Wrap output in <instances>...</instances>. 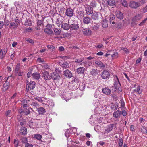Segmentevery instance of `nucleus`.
Wrapping results in <instances>:
<instances>
[{"label":"nucleus","instance_id":"obj_12","mask_svg":"<svg viewBox=\"0 0 147 147\" xmlns=\"http://www.w3.org/2000/svg\"><path fill=\"white\" fill-rule=\"evenodd\" d=\"M92 20L91 18L89 17L86 16L83 18V23L86 24H88L90 23Z\"/></svg>","mask_w":147,"mask_h":147},{"label":"nucleus","instance_id":"obj_29","mask_svg":"<svg viewBox=\"0 0 147 147\" xmlns=\"http://www.w3.org/2000/svg\"><path fill=\"white\" fill-rule=\"evenodd\" d=\"M33 78L35 79H39L40 78V74L38 73H35L32 75Z\"/></svg>","mask_w":147,"mask_h":147},{"label":"nucleus","instance_id":"obj_23","mask_svg":"<svg viewBox=\"0 0 147 147\" xmlns=\"http://www.w3.org/2000/svg\"><path fill=\"white\" fill-rule=\"evenodd\" d=\"M85 71V68L83 67H80L78 68L76 70V71L78 74H83Z\"/></svg>","mask_w":147,"mask_h":147},{"label":"nucleus","instance_id":"obj_55","mask_svg":"<svg viewBox=\"0 0 147 147\" xmlns=\"http://www.w3.org/2000/svg\"><path fill=\"white\" fill-rule=\"evenodd\" d=\"M118 54L117 52H116L114 53L112 55V57H113L114 58H116L118 57Z\"/></svg>","mask_w":147,"mask_h":147},{"label":"nucleus","instance_id":"obj_32","mask_svg":"<svg viewBox=\"0 0 147 147\" xmlns=\"http://www.w3.org/2000/svg\"><path fill=\"white\" fill-rule=\"evenodd\" d=\"M91 64V63H89V61H83L80 64L81 65H84V66L86 67H88Z\"/></svg>","mask_w":147,"mask_h":147},{"label":"nucleus","instance_id":"obj_57","mask_svg":"<svg viewBox=\"0 0 147 147\" xmlns=\"http://www.w3.org/2000/svg\"><path fill=\"white\" fill-rule=\"evenodd\" d=\"M35 99L38 101L39 102H43V100L42 99V98L41 97H36L35 98Z\"/></svg>","mask_w":147,"mask_h":147},{"label":"nucleus","instance_id":"obj_4","mask_svg":"<svg viewBox=\"0 0 147 147\" xmlns=\"http://www.w3.org/2000/svg\"><path fill=\"white\" fill-rule=\"evenodd\" d=\"M114 78L115 84L114 86L115 87V89H118L119 90V87H120L121 85L118 78L117 76H115Z\"/></svg>","mask_w":147,"mask_h":147},{"label":"nucleus","instance_id":"obj_60","mask_svg":"<svg viewBox=\"0 0 147 147\" xmlns=\"http://www.w3.org/2000/svg\"><path fill=\"white\" fill-rule=\"evenodd\" d=\"M47 87H45L44 86H42L41 87V89L43 91L45 92L47 89L49 88V87L48 85H47Z\"/></svg>","mask_w":147,"mask_h":147},{"label":"nucleus","instance_id":"obj_6","mask_svg":"<svg viewBox=\"0 0 147 147\" xmlns=\"http://www.w3.org/2000/svg\"><path fill=\"white\" fill-rule=\"evenodd\" d=\"M74 12V10L71 8H68L66 10L65 14L67 16L71 17L73 15Z\"/></svg>","mask_w":147,"mask_h":147},{"label":"nucleus","instance_id":"obj_5","mask_svg":"<svg viewBox=\"0 0 147 147\" xmlns=\"http://www.w3.org/2000/svg\"><path fill=\"white\" fill-rule=\"evenodd\" d=\"M101 14L99 13L94 11L91 14V18L95 20H98L99 18V17Z\"/></svg>","mask_w":147,"mask_h":147},{"label":"nucleus","instance_id":"obj_50","mask_svg":"<svg viewBox=\"0 0 147 147\" xmlns=\"http://www.w3.org/2000/svg\"><path fill=\"white\" fill-rule=\"evenodd\" d=\"M90 5L92 7H95L96 6V3L95 1L92 2L90 3Z\"/></svg>","mask_w":147,"mask_h":147},{"label":"nucleus","instance_id":"obj_49","mask_svg":"<svg viewBox=\"0 0 147 147\" xmlns=\"http://www.w3.org/2000/svg\"><path fill=\"white\" fill-rule=\"evenodd\" d=\"M11 114V111L9 110L7 111L5 113V115L6 116H9Z\"/></svg>","mask_w":147,"mask_h":147},{"label":"nucleus","instance_id":"obj_17","mask_svg":"<svg viewBox=\"0 0 147 147\" xmlns=\"http://www.w3.org/2000/svg\"><path fill=\"white\" fill-rule=\"evenodd\" d=\"M64 74L65 76L68 77L69 78L71 77L72 76L71 73L68 69H67L64 71Z\"/></svg>","mask_w":147,"mask_h":147},{"label":"nucleus","instance_id":"obj_30","mask_svg":"<svg viewBox=\"0 0 147 147\" xmlns=\"http://www.w3.org/2000/svg\"><path fill=\"white\" fill-rule=\"evenodd\" d=\"M69 64L66 62H64L61 63V66L63 68H66L69 67Z\"/></svg>","mask_w":147,"mask_h":147},{"label":"nucleus","instance_id":"obj_48","mask_svg":"<svg viewBox=\"0 0 147 147\" xmlns=\"http://www.w3.org/2000/svg\"><path fill=\"white\" fill-rule=\"evenodd\" d=\"M147 1V0H140L138 2L140 4V6L143 4H144Z\"/></svg>","mask_w":147,"mask_h":147},{"label":"nucleus","instance_id":"obj_53","mask_svg":"<svg viewBox=\"0 0 147 147\" xmlns=\"http://www.w3.org/2000/svg\"><path fill=\"white\" fill-rule=\"evenodd\" d=\"M83 60L84 59L83 58L80 59H76L75 61L76 63H80L82 62Z\"/></svg>","mask_w":147,"mask_h":147},{"label":"nucleus","instance_id":"obj_51","mask_svg":"<svg viewBox=\"0 0 147 147\" xmlns=\"http://www.w3.org/2000/svg\"><path fill=\"white\" fill-rule=\"evenodd\" d=\"M115 18V16L113 14L110 15L109 17V19L110 21H112Z\"/></svg>","mask_w":147,"mask_h":147},{"label":"nucleus","instance_id":"obj_21","mask_svg":"<svg viewBox=\"0 0 147 147\" xmlns=\"http://www.w3.org/2000/svg\"><path fill=\"white\" fill-rule=\"evenodd\" d=\"M28 87L30 89H33L35 87V83L34 81H30L29 83Z\"/></svg>","mask_w":147,"mask_h":147},{"label":"nucleus","instance_id":"obj_7","mask_svg":"<svg viewBox=\"0 0 147 147\" xmlns=\"http://www.w3.org/2000/svg\"><path fill=\"white\" fill-rule=\"evenodd\" d=\"M30 111L28 109H26L22 111V110H20L19 111V114L18 116V118H19V117H21L22 115L24 114L25 115H28L30 113Z\"/></svg>","mask_w":147,"mask_h":147},{"label":"nucleus","instance_id":"obj_18","mask_svg":"<svg viewBox=\"0 0 147 147\" xmlns=\"http://www.w3.org/2000/svg\"><path fill=\"white\" fill-rule=\"evenodd\" d=\"M121 114V112L120 111L117 110L114 113L113 116L115 118H117L119 117Z\"/></svg>","mask_w":147,"mask_h":147},{"label":"nucleus","instance_id":"obj_24","mask_svg":"<svg viewBox=\"0 0 147 147\" xmlns=\"http://www.w3.org/2000/svg\"><path fill=\"white\" fill-rule=\"evenodd\" d=\"M69 26H70L66 23H64L61 25L62 28L66 30H68L70 28Z\"/></svg>","mask_w":147,"mask_h":147},{"label":"nucleus","instance_id":"obj_8","mask_svg":"<svg viewBox=\"0 0 147 147\" xmlns=\"http://www.w3.org/2000/svg\"><path fill=\"white\" fill-rule=\"evenodd\" d=\"M82 32L83 34L86 36H90L92 34L91 30L89 28H84L82 30Z\"/></svg>","mask_w":147,"mask_h":147},{"label":"nucleus","instance_id":"obj_38","mask_svg":"<svg viewBox=\"0 0 147 147\" xmlns=\"http://www.w3.org/2000/svg\"><path fill=\"white\" fill-rule=\"evenodd\" d=\"M65 135L66 137L67 138L69 137L70 133L69 129H67L65 131Z\"/></svg>","mask_w":147,"mask_h":147},{"label":"nucleus","instance_id":"obj_47","mask_svg":"<svg viewBox=\"0 0 147 147\" xmlns=\"http://www.w3.org/2000/svg\"><path fill=\"white\" fill-rule=\"evenodd\" d=\"M22 143H26L28 142V140L26 137H24L22 138Z\"/></svg>","mask_w":147,"mask_h":147},{"label":"nucleus","instance_id":"obj_45","mask_svg":"<svg viewBox=\"0 0 147 147\" xmlns=\"http://www.w3.org/2000/svg\"><path fill=\"white\" fill-rule=\"evenodd\" d=\"M121 50H123L127 54L129 53V51L128 49L126 48H124L123 47L120 48Z\"/></svg>","mask_w":147,"mask_h":147},{"label":"nucleus","instance_id":"obj_58","mask_svg":"<svg viewBox=\"0 0 147 147\" xmlns=\"http://www.w3.org/2000/svg\"><path fill=\"white\" fill-rule=\"evenodd\" d=\"M147 20V18L145 19H144V20H143L142 22L139 24L140 26H142L145 23L146 21Z\"/></svg>","mask_w":147,"mask_h":147},{"label":"nucleus","instance_id":"obj_41","mask_svg":"<svg viewBox=\"0 0 147 147\" xmlns=\"http://www.w3.org/2000/svg\"><path fill=\"white\" fill-rule=\"evenodd\" d=\"M34 138L38 140H40L42 138L41 135L39 134H36L34 135Z\"/></svg>","mask_w":147,"mask_h":147},{"label":"nucleus","instance_id":"obj_19","mask_svg":"<svg viewBox=\"0 0 147 147\" xmlns=\"http://www.w3.org/2000/svg\"><path fill=\"white\" fill-rule=\"evenodd\" d=\"M59 77V75L56 73H53L51 74V78L53 80L58 79Z\"/></svg>","mask_w":147,"mask_h":147},{"label":"nucleus","instance_id":"obj_11","mask_svg":"<svg viewBox=\"0 0 147 147\" xmlns=\"http://www.w3.org/2000/svg\"><path fill=\"white\" fill-rule=\"evenodd\" d=\"M115 15L117 18L120 19H121L123 18V13L119 10L116 11Z\"/></svg>","mask_w":147,"mask_h":147},{"label":"nucleus","instance_id":"obj_63","mask_svg":"<svg viewBox=\"0 0 147 147\" xmlns=\"http://www.w3.org/2000/svg\"><path fill=\"white\" fill-rule=\"evenodd\" d=\"M23 72L20 71H18V72L16 73V74L19 76H22L23 75Z\"/></svg>","mask_w":147,"mask_h":147},{"label":"nucleus","instance_id":"obj_62","mask_svg":"<svg viewBox=\"0 0 147 147\" xmlns=\"http://www.w3.org/2000/svg\"><path fill=\"white\" fill-rule=\"evenodd\" d=\"M17 95V93H15L11 97V100H13L16 97Z\"/></svg>","mask_w":147,"mask_h":147},{"label":"nucleus","instance_id":"obj_13","mask_svg":"<svg viewBox=\"0 0 147 147\" xmlns=\"http://www.w3.org/2000/svg\"><path fill=\"white\" fill-rule=\"evenodd\" d=\"M86 13L88 15L91 14L93 13V8L89 6H88L86 7Z\"/></svg>","mask_w":147,"mask_h":147},{"label":"nucleus","instance_id":"obj_27","mask_svg":"<svg viewBox=\"0 0 147 147\" xmlns=\"http://www.w3.org/2000/svg\"><path fill=\"white\" fill-rule=\"evenodd\" d=\"M113 127V124H110L108 125L107 127L106 131L108 133L111 131Z\"/></svg>","mask_w":147,"mask_h":147},{"label":"nucleus","instance_id":"obj_3","mask_svg":"<svg viewBox=\"0 0 147 147\" xmlns=\"http://www.w3.org/2000/svg\"><path fill=\"white\" fill-rule=\"evenodd\" d=\"M52 28V25L51 24H48L46 26V28L44 29L45 32L48 34H51L53 33V31L51 30Z\"/></svg>","mask_w":147,"mask_h":147},{"label":"nucleus","instance_id":"obj_1","mask_svg":"<svg viewBox=\"0 0 147 147\" xmlns=\"http://www.w3.org/2000/svg\"><path fill=\"white\" fill-rule=\"evenodd\" d=\"M101 76L102 78L104 79H108L110 76V74L109 71L107 70H104L101 74Z\"/></svg>","mask_w":147,"mask_h":147},{"label":"nucleus","instance_id":"obj_10","mask_svg":"<svg viewBox=\"0 0 147 147\" xmlns=\"http://www.w3.org/2000/svg\"><path fill=\"white\" fill-rule=\"evenodd\" d=\"M69 88L71 90H75L78 88V85L75 82L72 84L70 83L69 85Z\"/></svg>","mask_w":147,"mask_h":147},{"label":"nucleus","instance_id":"obj_34","mask_svg":"<svg viewBox=\"0 0 147 147\" xmlns=\"http://www.w3.org/2000/svg\"><path fill=\"white\" fill-rule=\"evenodd\" d=\"M54 30L56 35H59L60 34L61 30L59 29L56 28L54 29Z\"/></svg>","mask_w":147,"mask_h":147},{"label":"nucleus","instance_id":"obj_33","mask_svg":"<svg viewBox=\"0 0 147 147\" xmlns=\"http://www.w3.org/2000/svg\"><path fill=\"white\" fill-rule=\"evenodd\" d=\"M142 18V16L141 14H138L135 16L133 20H139Z\"/></svg>","mask_w":147,"mask_h":147},{"label":"nucleus","instance_id":"obj_56","mask_svg":"<svg viewBox=\"0 0 147 147\" xmlns=\"http://www.w3.org/2000/svg\"><path fill=\"white\" fill-rule=\"evenodd\" d=\"M112 108H115V109L116 110L119 108V107L118 106L117 103L114 104L112 106Z\"/></svg>","mask_w":147,"mask_h":147},{"label":"nucleus","instance_id":"obj_36","mask_svg":"<svg viewBox=\"0 0 147 147\" xmlns=\"http://www.w3.org/2000/svg\"><path fill=\"white\" fill-rule=\"evenodd\" d=\"M20 68V64L19 63H18L15 69V72L16 73L19 71Z\"/></svg>","mask_w":147,"mask_h":147},{"label":"nucleus","instance_id":"obj_52","mask_svg":"<svg viewBox=\"0 0 147 147\" xmlns=\"http://www.w3.org/2000/svg\"><path fill=\"white\" fill-rule=\"evenodd\" d=\"M119 145L120 147H121L123 145V140L122 138L119 139Z\"/></svg>","mask_w":147,"mask_h":147},{"label":"nucleus","instance_id":"obj_20","mask_svg":"<svg viewBox=\"0 0 147 147\" xmlns=\"http://www.w3.org/2000/svg\"><path fill=\"white\" fill-rule=\"evenodd\" d=\"M110 6H113L116 4L115 0H108L107 1L106 4Z\"/></svg>","mask_w":147,"mask_h":147},{"label":"nucleus","instance_id":"obj_35","mask_svg":"<svg viewBox=\"0 0 147 147\" xmlns=\"http://www.w3.org/2000/svg\"><path fill=\"white\" fill-rule=\"evenodd\" d=\"M99 27L100 25L96 24L92 27V29L94 31H96L99 29Z\"/></svg>","mask_w":147,"mask_h":147},{"label":"nucleus","instance_id":"obj_28","mask_svg":"<svg viewBox=\"0 0 147 147\" xmlns=\"http://www.w3.org/2000/svg\"><path fill=\"white\" fill-rule=\"evenodd\" d=\"M20 132L21 134L23 135H25L27 133V131L26 128L24 127H22L20 129Z\"/></svg>","mask_w":147,"mask_h":147},{"label":"nucleus","instance_id":"obj_26","mask_svg":"<svg viewBox=\"0 0 147 147\" xmlns=\"http://www.w3.org/2000/svg\"><path fill=\"white\" fill-rule=\"evenodd\" d=\"M95 64L101 68H104L105 67V65L100 61H96L95 62Z\"/></svg>","mask_w":147,"mask_h":147},{"label":"nucleus","instance_id":"obj_43","mask_svg":"<svg viewBox=\"0 0 147 147\" xmlns=\"http://www.w3.org/2000/svg\"><path fill=\"white\" fill-rule=\"evenodd\" d=\"M42 68L44 69H49V66L47 64H44L41 65Z\"/></svg>","mask_w":147,"mask_h":147},{"label":"nucleus","instance_id":"obj_42","mask_svg":"<svg viewBox=\"0 0 147 147\" xmlns=\"http://www.w3.org/2000/svg\"><path fill=\"white\" fill-rule=\"evenodd\" d=\"M19 142V141L18 140L14 139V147H18Z\"/></svg>","mask_w":147,"mask_h":147},{"label":"nucleus","instance_id":"obj_2","mask_svg":"<svg viewBox=\"0 0 147 147\" xmlns=\"http://www.w3.org/2000/svg\"><path fill=\"white\" fill-rule=\"evenodd\" d=\"M140 4L138 1L136 2L134 1H132L129 3V6L132 8L136 9L140 6Z\"/></svg>","mask_w":147,"mask_h":147},{"label":"nucleus","instance_id":"obj_15","mask_svg":"<svg viewBox=\"0 0 147 147\" xmlns=\"http://www.w3.org/2000/svg\"><path fill=\"white\" fill-rule=\"evenodd\" d=\"M42 77L45 80H49L51 78V76L49 74L48 72L47 71L44 72L42 74Z\"/></svg>","mask_w":147,"mask_h":147},{"label":"nucleus","instance_id":"obj_39","mask_svg":"<svg viewBox=\"0 0 147 147\" xmlns=\"http://www.w3.org/2000/svg\"><path fill=\"white\" fill-rule=\"evenodd\" d=\"M102 26L103 28H106L108 26L107 22L106 21H103L102 22Z\"/></svg>","mask_w":147,"mask_h":147},{"label":"nucleus","instance_id":"obj_54","mask_svg":"<svg viewBox=\"0 0 147 147\" xmlns=\"http://www.w3.org/2000/svg\"><path fill=\"white\" fill-rule=\"evenodd\" d=\"M91 74L92 75H96L97 74V73L96 70L93 69L91 71Z\"/></svg>","mask_w":147,"mask_h":147},{"label":"nucleus","instance_id":"obj_46","mask_svg":"<svg viewBox=\"0 0 147 147\" xmlns=\"http://www.w3.org/2000/svg\"><path fill=\"white\" fill-rule=\"evenodd\" d=\"M140 86H138L137 87V88L136 89H134L133 91V92H139V91H140Z\"/></svg>","mask_w":147,"mask_h":147},{"label":"nucleus","instance_id":"obj_61","mask_svg":"<svg viewBox=\"0 0 147 147\" xmlns=\"http://www.w3.org/2000/svg\"><path fill=\"white\" fill-rule=\"evenodd\" d=\"M103 44H99L95 46V47L96 48L100 49L102 48L103 47Z\"/></svg>","mask_w":147,"mask_h":147},{"label":"nucleus","instance_id":"obj_59","mask_svg":"<svg viewBox=\"0 0 147 147\" xmlns=\"http://www.w3.org/2000/svg\"><path fill=\"white\" fill-rule=\"evenodd\" d=\"M37 61L40 63H42L44 62V59L40 57H39L37 59Z\"/></svg>","mask_w":147,"mask_h":147},{"label":"nucleus","instance_id":"obj_9","mask_svg":"<svg viewBox=\"0 0 147 147\" xmlns=\"http://www.w3.org/2000/svg\"><path fill=\"white\" fill-rule=\"evenodd\" d=\"M70 28L72 30H76L79 28V25L77 22H73L70 26Z\"/></svg>","mask_w":147,"mask_h":147},{"label":"nucleus","instance_id":"obj_25","mask_svg":"<svg viewBox=\"0 0 147 147\" xmlns=\"http://www.w3.org/2000/svg\"><path fill=\"white\" fill-rule=\"evenodd\" d=\"M18 24L17 23L12 22L10 24L9 27L11 29H13L16 28L18 27Z\"/></svg>","mask_w":147,"mask_h":147},{"label":"nucleus","instance_id":"obj_44","mask_svg":"<svg viewBox=\"0 0 147 147\" xmlns=\"http://www.w3.org/2000/svg\"><path fill=\"white\" fill-rule=\"evenodd\" d=\"M104 109V108L101 105H100V107L97 106L96 108V110L98 111H102Z\"/></svg>","mask_w":147,"mask_h":147},{"label":"nucleus","instance_id":"obj_37","mask_svg":"<svg viewBox=\"0 0 147 147\" xmlns=\"http://www.w3.org/2000/svg\"><path fill=\"white\" fill-rule=\"evenodd\" d=\"M37 25L41 26H43V20H38L37 22Z\"/></svg>","mask_w":147,"mask_h":147},{"label":"nucleus","instance_id":"obj_14","mask_svg":"<svg viewBox=\"0 0 147 147\" xmlns=\"http://www.w3.org/2000/svg\"><path fill=\"white\" fill-rule=\"evenodd\" d=\"M7 51L5 49H1L0 51V58L1 59H3L5 56Z\"/></svg>","mask_w":147,"mask_h":147},{"label":"nucleus","instance_id":"obj_64","mask_svg":"<svg viewBox=\"0 0 147 147\" xmlns=\"http://www.w3.org/2000/svg\"><path fill=\"white\" fill-rule=\"evenodd\" d=\"M25 147H33V145L27 143L25 145Z\"/></svg>","mask_w":147,"mask_h":147},{"label":"nucleus","instance_id":"obj_31","mask_svg":"<svg viewBox=\"0 0 147 147\" xmlns=\"http://www.w3.org/2000/svg\"><path fill=\"white\" fill-rule=\"evenodd\" d=\"M38 111L40 114H42L46 112L45 109L42 107H41L38 109Z\"/></svg>","mask_w":147,"mask_h":147},{"label":"nucleus","instance_id":"obj_16","mask_svg":"<svg viewBox=\"0 0 147 147\" xmlns=\"http://www.w3.org/2000/svg\"><path fill=\"white\" fill-rule=\"evenodd\" d=\"M102 91L104 94L107 95L110 94L111 92V90L108 88H105L102 89Z\"/></svg>","mask_w":147,"mask_h":147},{"label":"nucleus","instance_id":"obj_40","mask_svg":"<svg viewBox=\"0 0 147 147\" xmlns=\"http://www.w3.org/2000/svg\"><path fill=\"white\" fill-rule=\"evenodd\" d=\"M121 4L123 6L127 7L128 6V4L127 1L125 0H122L121 1Z\"/></svg>","mask_w":147,"mask_h":147},{"label":"nucleus","instance_id":"obj_22","mask_svg":"<svg viewBox=\"0 0 147 147\" xmlns=\"http://www.w3.org/2000/svg\"><path fill=\"white\" fill-rule=\"evenodd\" d=\"M9 84L6 82L4 84L3 88H2L3 92H4L7 90L9 87Z\"/></svg>","mask_w":147,"mask_h":147}]
</instances>
